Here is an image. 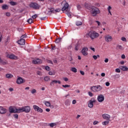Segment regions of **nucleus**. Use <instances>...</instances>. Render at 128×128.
Segmentation results:
<instances>
[{"instance_id": "nucleus-1", "label": "nucleus", "mask_w": 128, "mask_h": 128, "mask_svg": "<svg viewBox=\"0 0 128 128\" xmlns=\"http://www.w3.org/2000/svg\"><path fill=\"white\" fill-rule=\"evenodd\" d=\"M90 12V14L93 16H96L97 14L100 13V9L94 6H91Z\"/></svg>"}, {"instance_id": "nucleus-2", "label": "nucleus", "mask_w": 128, "mask_h": 128, "mask_svg": "<svg viewBox=\"0 0 128 128\" xmlns=\"http://www.w3.org/2000/svg\"><path fill=\"white\" fill-rule=\"evenodd\" d=\"M30 112V106H22V108H19L18 110V112H19V114L20 112H26V114H28Z\"/></svg>"}, {"instance_id": "nucleus-3", "label": "nucleus", "mask_w": 128, "mask_h": 128, "mask_svg": "<svg viewBox=\"0 0 128 128\" xmlns=\"http://www.w3.org/2000/svg\"><path fill=\"white\" fill-rule=\"evenodd\" d=\"M88 36L91 38V40H94V38H98L100 36V34L98 32H96V31H90L88 34Z\"/></svg>"}, {"instance_id": "nucleus-4", "label": "nucleus", "mask_w": 128, "mask_h": 128, "mask_svg": "<svg viewBox=\"0 0 128 128\" xmlns=\"http://www.w3.org/2000/svg\"><path fill=\"white\" fill-rule=\"evenodd\" d=\"M62 6H63L62 8V12H64V10H68V6L70 5L68 4V3L66 2V0H64L62 2Z\"/></svg>"}, {"instance_id": "nucleus-5", "label": "nucleus", "mask_w": 128, "mask_h": 128, "mask_svg": "<svg viewBox=\"0 0 128 128\" xmlns=\"http://www.w3.org/2000/svg\"><path fill=\"white\" fill-rule=\"evenodd\" d=\"M92 92H100L102 90V87L100 86V85L96 86H92L90 88Z\"/></svg>"}, {"instance_id": "nucleus-6", "label": "nucleus", "mask_w": 128, "mask_h": 128, "mask_svg": "<svg viewBox=\"0 0 128 128\" xmlns=\"http://www.w3.org/2000/svg\"><path fill=\"white\" fill-rule=\"evenodd\" d=\"M8 110L10 114H19V112H18V108H16L14 109V107H12V106L9 107Z\"/></svg>"}, {"instance_id": "nucleus-7", "label": "nucleus", "mask_w": 128, "mask_h": 128, "mask_svg": "<svg viewBox=\"0 0 128 128\" xmlns=\"http://www.w3.org/2000/svg\"><path fill=\"white\" fill-rule=\"evenodd\" d=\"M60 12V8H58L54 10V8H51L49 11H48V14H56V12Z\"/></svg>"}, {"instance_id": "nucleus-8", "label": "nucleus", "mask_w": 128, "mask_h": 128, "mask_svg": "<svg viewBox=\"0 0 128 128\" xmlns=\"http://www.w3.org/2000/svg\"><path fill=\"white\" fill-rule=\"evenodd\" d=\"M30 8H32L34 10H38L40 6L36 2H32L30 4Z\"/></svg>"}, {"instance_id": "nucleus-9", "label": "nucleus", "mask_w": 128, "mask_h": 128, "mask_svg": "<svg viewBox=\"0 0 128 128\" xmlns=\"http://www.w3.org/2000/svg\"><path fill=\"white\" fill-rule=\"evenodd\" d=\"M96 102V100L94 98H92L88 104V108H94V104Z\"/></svg>"}, {"instance_id": "nucleus-10", "label": "nucleus", "mask_w": 128, "mask_h": 128, "mask_svg": "<svg viewBox=\"0 0 128 128\" xmlns=\"http://www.w3.org/2000/svg\"><path fill=\"white\" fill-rule=\"evenodd\" d=\"M33 108L34 110L36 112H42L43 110L40 108L38 107V106L36 105L33 106Z\"/></svg>"}, {"instance_id": "nucleus-11", "label": "nucleus", "mask_w": 128, "mask_h": 128, "mask_svg": "<svg viewBox=\"0 0 128 128\" xmlns=\"http://www.w3.org/2000/svg\"><path fill=\"white\" fill-rule=\"evenodd\" d=\"M88 48H84L82 49V54H83V56H86L88 54Z\"/></svg>"}, {"instance_id": "nucleus-12", "label": "nucleus", "mask_w": 128, "mask_h": 128, "mask_svg": "<svg viewBox=\"0 0 128 128\" xmlns=\"http://www.w3.org/2000/svg\"><path fill=\"white\" fill-rule=\"evenodd\" d=\"M42 62V60L40 58H37L32 61V64H40Z\"/></svg>"}, {"instance_id": "nucleus-13", "label": "nucleus", "mask_w": 128, "mask_h": 128, "mask_svg": "<svg viewBox=\"0 0 128 128\" xmlns=\"http://www.w3.org/2000/svg\"><path fill=\"white\" fill-rule=\"evenodd\" d=\"M97 100L99 102H102L104 100V96L102 94H100L98 96Z\"/></svg>"}, {"instance_id": "nucleus-14", "label": "nucleus", "mask_w": 128, "mask_h": 128, "mask_svg": "<svg viewBox=\"0 0 128 128\" xmlns=\"http://www.w3.org/2000/svg\"><path fill=\"white\" fill-rule=\"evenodd\" d=\"M6 112H8V110L4 108L3 106H0V114H6Z\"/></svg>"}, {"instance_id": "nucleus-15", "label": "nucleus", "mask_w": 128, "mask_h": 128, "mask_svg": "<svg viewBox=\"0 0 128 128\" xmlns=\"http://www.w3.org/2000/svg\"><path fill=\"white\" fill-rule=\"evenodd\" d=\"M18 44H20V46H24V44H26V40L20 38V39L18 41Z\"/></svg>"}, {"instance_id": "nucleus-16", "label": "nucleus", "mask_w": 128, "mask_h": 128, "mask_svg": "<svg viewBox=\"0 0 128 128\" xmlns=\"http://www.w3.org/2000/svg\"><path fill=\"white\" fill-rule=\"evenodd\" d=\"M16 84H24V79H22V77L18 76Z\"/></svg>"}, {"instance_id": "nucleus-17", "label": "nucleus", "mask_w": 128, "mask_h": 128, "mask_svg": "<svg viewBox=\"0 0 128 128\" xmlns=\"http://www.w3.org/2000/svg\"><path fill=\"white\" fill-rule=\"evenodd\" d=\"M105 40L107 42H108L112 40V36H110V35H106V36H104Z\"/></svg>"}, {"instance_id": "nucleus-18", "label": "nucleus", "mask_w": 128, "mask_h": 128, "mask_svg": "<svg viewBox=\"0 0 128 128\" xmlns=\"http://www.w3.org/2000/svg\"><path fill=\"white\" fill-rule=\"evenodd\" d=\"M102 116L103 118H104V120H110V116L108 114H103L102 115Z\"/></svg>"}, {"instance_id": "nucleus-19", "label": "nucleus", "mask_w": 128, "mask_h": 128, "mask_svg": "<svg viewBox=\"0 0 128 128\" xmlns=\"http://www.w3.org/2000/svg\"><path fill=\"white\" fill-rule=\"evenodd\" d=\"M8 58H10L11 60H18V56L14 54L8 55Z\"/></svg>"}, {"instance_id": "nucleus-20", "label": "nucleus", "mask_w": 128, "mask_h": 128, "mask_svg": "<svg viewBox=\"0 0 128 128\" xmlns=\"http://www.w3.org/2000/svg\"><path fill=\"white\" fill-rule=\"evenodd\" d=\"M54 84H60L61 82L60 80H53L52 81L50 84V86H54Z\"/></svg>"}, {"instance_id": "nucleus-21", "label": "nucleus", "mask_w": 128, "mask_h": 128, "mask_svg": "<svg viewBox=\"0 0 128 128\" xmlns=\"http://www.w3.org/2000/svg\"><path fill=\"white\" fill-rule=\"evenodd\" d=\"M120 68L123 70V72H127L128 70V68L126 66H120Z\"/></svg>"}, {"instance_id": "nucleus-22", "label": "nucleus", "mask_w": 128, "mask_h": 128, "mask_svg": "<svg viewBox=\"0 0 128 128\" xmlns=\"http://www.w3.org/2000/svg\"><path fill=\"white\" fill-rule=\"evenodd\" d=\"M2 10H8V4H3L2 6Z\"/></svg>"}, {"instance_id": "nucleus-23", "label": "nucleus", "mask_w": 128, "mask_h": 128, "mask_svg": "<svg viewBox=\"0 0 128 128\" xmlns=\"http://www.w3.org/2000/svg\"><path fill=\"white\" fill-rule=\"evenodd\" d=\"M84 6H85V7L86 8H87V10H92V7H90V4L85 3Z\"/></svg>"}, {"instance_id": "nucleus-24", "label": "nucleus", "mask_w": 128, "mask_h": 128, "mask_svg": "<svg viewBox=\"0 0 128 128\" xmlns=\"http://www.w3.org/2000/svg\"><path fill=\"white\" fill-rule=\"evenodd\" d=\"M66 14L69 18H70V16H72V14H70V10H66Z\"/></svg>"}, {"instance_id": "nucleus-25", "label": "nucleus", "mask_w": 128, "mask_h": 128, "mask_svg": "<svg viewBox=\"0 0 128 128\" xmlns=\"http://www.w3.org/2000/svg\"><path fill=\"white\" fill-rule=\"evenodd\" d=\"M110 124V121L108 120H106L102 122V124L103 126H106V124Z\"/></svg>"}, {"instance_id": "nucleus-26", "label": "nucleus", "mask_w": 128, "mask_h": 128, "mask_svg": "<svg viewBox=\"0 0 128 128\" xmlns=\"http://www.w3.org/2000/svg\"><path fill=\"white\" fill-rule=\"evenodd\" d=\"M12 76H12V74H6V78H12Z\"/></svg>"}, {"instance_id": "nucleus-27", "label": "nucleus", "mask_w": 128, "mask_h": 128, "mask_svg": "<svg viewBox=\"0 0 128 128\" xmlns=\"http://www.w3.org/2000/svg\"><path fill=\"white\" fill-rule=\"evenodd\" d=\"M70 70L72 72H77L78 70L76 68H72Z\"/></svg>"}, {"instance_id": "nucleus-28", "label": "nucleus", "mask_w": 128, "mask_h": 128, "mask_svg": "<svg viewBox=\"0 0 128 128\" xmlns=\"http://www.w3.org/2000/svg\"><path fill=\"white\" fill-rule=\"evenodd\" d=\"M10 4L11 5V6H16V4H18V3H16V2H14V1H12V2H10Z\"/></svg>"}, {"instance_id": "nucleus-29", "label": "nucleus", "mask_w": 128, "mask_h": 128, "mask_svg": "<svg viewBox=\"0 0 128 128\" xmlns=\"http://www.w3.org/2000/svg\"><path fill=\"white\" fill-rule=\"evenodd\" d=\"M82 22L77 21L76 22V26H82Z\"/></svg>"}, {"instance_id": "nucleus-30", "label": "nucleus", "mask_w": 128, "mask_h": 128, "mask_svg": "<svg viewBox=\"0 0 128 128\" xmlns=\"http://www.w3.org/2000/svg\"><path fill=\"white\" fill-rule=\"evenodd\" d=\"M65 104L66 106H70V102L68 100H66L65 101Z\"/></svg>"}, {"instance_id": "nucleus-31", "label": "nucleus", "mask_w": 128, "mask_h": 128, "mask_svg": "<svg viewBox=\"0 0 128 128\" xmlns=\"http://www.w3.org/2000/svg\"><path fill=\"white\" fill-rule=\"evenodd\" d=\"M117 48H119V50H124V48L122 45H118L116 46Z\"/></svg>"}, {"instance_id": "nucleus-32", "label": "nucleus", "mask_w": 128, "mask_h": 128, "mask_svg": "<svg viewBox=\"0 0 128 128\" xmlns=\"http://www.w3.org/2000/svg\"><path fill=\"white\" fill-rule=\"evenodd\" d=\"M46 106H50V103L49 102L46 101L44 102Z\"/></svg>"}, {"instance_id": "nucleus-33", "label": "nucleus", "mask_w": 128, "mask_h": 128, "mask_svg": "<svg viewBox=\"0 0 128 128\" xmlns=\"http://www.w3.org/2000/svg\"><path fill=\"white\" fill-rule=\"evenodd\" d=\"M60 42H62V38H57L56 40V44H58V43Z\"/></svg>"}, {"instance_id": "nucleus-34", "label": "nucleus", "mask_w": 128, "mask_h": 128, "mask_svg": "<svg viewBox=\"0 0 128 128\" xmlns=\"http://www.w3.org/2000/svg\"><path fill=\"white\" fill-rule=\"evenodd\" d=\"M49 126L50 128H54V126H56V123H50L49 124Z\"/></svg>"}, {"instance_id": "nucleus-35", "label": "nucleus", "mask_w": 128, "mask_h": 128, "mask_svg": "<svg viewBox=\"0 0 128 128\" xmlns=\"http://www.w3.org/2000/svg\"><path fill=\"white\" fill-rule=\"evenodd\" d=\"M27 22H28V24H32V22H34L32 20V18L28 19Z\"/></svg>"}, {"instance_id": "nucleus-36", "label": "nucleus", "mask_w": 128, "mask_h": 128, "mask_svg": "<svg viewBox=\"0 0 128 128\" xmlns=\"http://www.w3.org/2000/svg\"><path fill=\"white\" fill-rule=\"evenodd\" d=\"M44 80H45V82H48L50 80V77L48 76H45L44 78Z\"/></svg>"}, {"instance_id": "nucleus-37", "label": "nucleus", "mask_w": 128, "mask_h": 128, "mask_svg": "<svg viewBox=\"0 0 128 128\" xmlns=\"http://www.w3.org/2000/svg\"><path fill=\"white\" fill-rule=\"evenodd\" d=\"M26 38H28V36H26V34H23L20 36V38L22 39Z\"/></svg>"}, {"instance_id": "nucleus-38", "label": "nucleus", "mask_w": 128, "mask_h": 128, "mask_svg": "<svg viewBox=\"0 0 128 128\" xmlns=\"http://www.w3.org/2000/svg\"><path fill=\"white\" fill-rule=\"evenodd\" d=\"M48 74H50V76H54V74H56V73L54 72H49Z\"/></svg>"}, {"instance_id": "nucleus-39", "label": "nucleus", "mask_w": 128, "mask_h": 128, "mask_svg": "<svg viewBox=\"0 0 128 128\" xmlns=\"http://www.w3.org/2000/svg\"><path fill=\"white\" fill-rule=\"evenodd\" d=\"M13 116H14V118H16V120H18V114H14Z\"/></svg>"}, {"instance_id": "nucleus-40", "label": "nucleus", "mask_w": 128, "mask_h": 128, "mask_svg": "<svg viewBox=\"0 0 128 128\" xmlns=\"http://www.w3.org/2000/svg\"><path fill=\"white\" fill-rule=\"evenodd\" d=\"M36 89H32L31 91V93L32 94H36Z\"/></svg>"}, {"instance_id": "nucleus-41", "label": "nucleus", "mask_w": 128, "mask_h": 128, "mask_svg": "<svg viewBox=\"0 0 128 128\" xmlns=\"http://www.w3.org/2000/svg\"><path fill=\"white\" fill-rule=\"evenodd\" d=\"M62 86L63 88H70V85H68V84H66V85H62Z\"/></svg>"}, {"instance_id": "nucleus-42", "label": "nucleus", "mask_w": 128, "mask_h": 128, "mask_svg": "<svg viewBox=\"0 0 128 128\" xmlns=\"http://www.w3.org/2000/svg\"><path fill=\"white\" fill-rule=\"evenodd\" d=\"M38 17V15L36 14H35L32 16V18L34 20L35 18H36Z\"/></svg>"}, {"instance_id": "nucleus-43", "label": "nucleus", "mask_w": 128, "mask_h": 128, "mask_svg": "<svg viewBox=\"0 0 128 128\" xmlns=\"http://www.w3.org/2000/svg\"><path fill=\"white\" fill-rule=\"evenodd\" d=\"M76 50H78V44H76V47H75Z\"/></svg>"}, {"instance_id": "nucleus-44", "label": "nucleus", "mask_w": 128, "mask_h": 128, "mask_svg": "<svg viewBox=\"0 0 128 128\" xmlns=\"http://www.w3.org/2000/svg\"><path fill=\"white\" fill-rule=\"evenodd\" d=\"M0 62H1L2 64H8V62L2 60V61Z\"/></svg>"}, {"instance_id": "nucleus-45", "label": "nucleus", "mask_w": 128, "mask_h": 128, "mask_svg": "<svg viewBox=\"0 0 128 128\" xmlns=\"http://www.w3.org/2000/svg\"><path fill=\"white\" fill-rule=\"evenodd\" d=\"M6 16H10V12H6Z\"/></svg>"}, {"instance_id": "nucleus-46", "label": "nucleus", "mask_w": 128, "mask_h": 128, "mask_svg": "<svg viewBox=\"0 0 128 128\" xmlns=\"http://www.w3.org/2000/svg\"><path fill=\"white\" fill-rule=\"evenodd\" d=\"M121 40H122V42H126V38L124 37H122Z\"/></svg>"}, {"instance_id": "nucleus-47", "label": "nucleus", "mask_w": 128, "mask_h": 128, "mask_svg": "<svg viewBox=\"0 0 128 128\" xmlns=\"http://www.w3.org/2000/svg\"><path fill=\"white\" fill-rule=\"evenodd\" d=\"M115 72H120V68H116Z\"/></svg>"}, {"instance_id": "nucleus-48", "label": "nucleus", "mask_w": 128, "mask_h": 128, "mask_svg": "<svg viewBox=\"0 0 128 128\" xmlns=\"http://www.w3.org/2000/svg\"><path fill=\"white\" fill-rule=\"evenodd\" d=\"M98 124V122L96 120L94 121L93 122V124L94 126H96V124Z\"/></svg>"}, {"instance_id": "nucleus-49", "label": "nucleus", "mask_w": 128, "mask_h": 128, "mask_svg": "<svg viewBox=\"0 0 128 128\" xmlns=\"http://www.w3.org/2000/svg\"><path fill=\"white\" fill-rule=\"evenodd\" d=\"M114 76L115 78H120V74H116V75H114Z\"/></svg>"}, {"instance_id": "nucleus-50", "label": "nucleus", "mask_w": 128, "mask_h": 128, "mask_svg": "<svg viewBox=\"0 0 128 128\" xmlns=\"http://www.w3.org/2000/svg\"><path fill=\"white\" fill-rule=\"evenodd\" d=\"M37 74H38V76H42V72H40V71H38L36 72Z\"/></svg>"}, {"instance_id": "nucleus-51", "label": "nucleus", "mask_w": 128, "mask_h": 128, "mask_svg": "<svg viewBox=\"0 0 128 128\" xmlns=\"http://www.w3.org/2000/svg\"><path fill=\"white\" fill-rule=\"evenodd\" d=\"M110 84L109 82H106V86H110Z\"/></svg>"}, {"instance_id": "nucleus-52", "label": "nucleus", "mask_w": 128, "mask_h": 128, "mask_svg": "<svg viewBox=\"0 0 128 128\" xmlns=\"http://www.w3.org/2000/svg\"><path fill=\"white\" fill-rule=\"evenodd\" d=\"M93 58H94V60H98V56L94 55L92 56Z\"/></svg>"}, {"instance_id": "nucleus-53", "label": "nucleus", "mask_w": 128, "mask_h": 128, "mask_svg": "<svg viewBox=\"0 0 128 128\" xmlns=\"http://www.w3.org/2000/svg\"><path fill=\"white\" fill-rule=\"evenodd\" d=\"M50 66H46V68H45V70H50Z\"/></svg>"}, {"instance_id": "nucleus-54", "label": "nucleus", "mask_w": 128, "mask_h": 128, "mask_svg": "<svg viewBox=\"0 0 128 128\" xmlns=\"http://www.w3.org/2000/svg\"><path fill=\"white\" fill-rule=\"evenodd\" d=\"M76 6H77L78 10H80V5L78 4Z\"/></svg>"}, {"instance_id": "nucleus-55", "label": "nucleus", "mask_w": 128, "mask_h": 128, "mask_svg": "<svg viewBox=\"0 0 128 128\" xmlns=\"http://www.w3.org/2000/svg\"><path fill=\"white\" fill-rule=\"evenodd\" d=\"M56 48V46H52V50H54Z\"/></svg>"}, {"instance_id": "nucleus-56", "label": "nucleus", "mask_w": 128, "mask_h": 128, "mask_svg": "<svg viewBox=\"0 0 128 128\" xmlns=\"http://www.w3.org/2000/svg\"><path fill=\"white\" fill-rule=\"evenodd\" d=\"M88 96H92V92H88Z\"/></svg>"}, {"instance_id": "nucleus-57", "label": "nucleus", "mask_w": 128, "mask_h": 128, "mask_svg": "<svg viewBox=\"0 0 128 128\" xmlns=\"http://www.w3.org/2000/svg\"><path fill=\"white\" fill-rule=\"evenodd\" d=\"M80 74H81L82 76H84V71L80 70Z\"/></svg>"}, {"instance_id": "nucleus-58", "label": "nucleus", "mask_w": 128, "mask_h": 128, "mask_svg": "<svg viewBox=\"0 0 128 128\" xmlns=\"http://www.w3.org/2000/svg\"><path fill=\"white\" fill-rule=\"evenodd\" d=\"M111 9H112V6H108V12Z\"/></svg>"}, {"instance_id": "nucleus-59", "label": "nucleus", "mask_w": 128, "mask_h": 128, "mask_svg": "<svg viewBox=\"0 0 128 128\" xmlns=\"http://www.w3.org/2000/svg\"><path fill=\"white\" fill-rule=\"evenodd\" d=\"M104 62H108V58H106L104 60Z\"/></svg>"}, {"instance_id": "nucleus-60", "label": "nucleus", "mask_w": 128, "mask_h": 128, "mask_svg": "<svg viewBox=\"0 0 128 128\" xmlns=\"http://www.w3.org/2000/svg\"><path fill=\"white\" fill-rule=\"evenodd\" d=\"M48 2H56V0H48Z\"/></svg>"}, {"instance_id": "nucleus-61", "label": "nucleus", "mask_w": 128, "mask_h": 128, "mask_svg": "<svg viewBox=\"0 0 128 128\" xmlns=\"http://www.w3.org/2000/svg\"><path fill=\"white\" fill-rule=\"evenodd\" d=\"M76 100H72V104H76Z\"/></svg>"}, {"instance_id": "nucleus-62", "label": "nucleus", "mask_w": 128, "mask_h": 128, "mask_svg": "<svg viewBox=\"0 0 128 128\" xmlns=\"http://www.w3.org/2000/svg\"><path fill=\"white\" fill-rule=\"evenodd\" d=\"M101 76H106V74L104 72H102L101 74Z\"/></svg>"}, {"instance_id": "nucleus-63", "label": "nucleus", "mask_w": 128, "mask_h": 128, "mask_svg": "<svg viewBox=\"0 0 128 128\" xmlns=\"http://www.w3.org/2000/svg\"><path fill=\"white\" fill-rule=\"evenodd\" d=\"M9 90L10 92H12L14 91V88H9Z\"/></svg>"}, {"instance_id": "nucleus-64", "label": "nucleus", "mask_w": 128, "mask_h": 128, "mask_svg": "<svg viewBox=\"0 0 128 128\" xmlns=\"http://www.w3.org/2000/svg\"><path fill=\"white\" fill-rule=\"evenodd\" d=\"M98 26H100V22L98 21H96Z\"/></svg>"}]
</instances>
